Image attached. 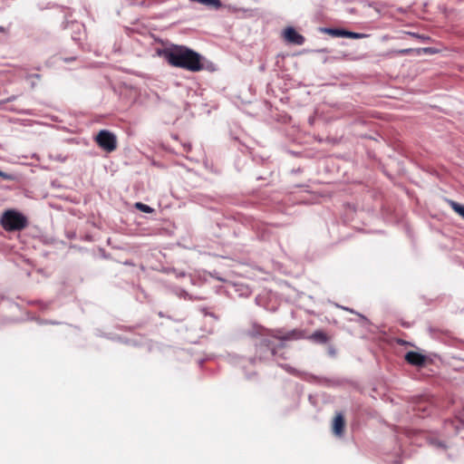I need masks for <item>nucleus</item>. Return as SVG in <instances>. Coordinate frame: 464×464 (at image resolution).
Listing matches in <instances>:
<instances>
[{
  "mask_svg": "<svg viewBox=\"0 0 464 464\" xmlns=\"http://www.w3.org/2000/svg\"><path fill=\"white\" fill-rule=\"evenodd\" d=\"M333 433L337 437H342L345 430V420L343 413H336L332 425Z\"/></svg>",
  "mask_w": 464,
  "mask_h": 464,
  "instance_id": "nucleus-8",
  "label": "nucleus"
},
{
  "mask_svg": "<svg viewBox=\"0 0 464 464\" xmlns=\"http://www.w3.org/2000/svg\"><path fill=\"white\" fill-rule=\"evenodd\" d=\"M276 333L274 331L273 333H270L267 329L260 326V325H254L251 330L247 332V334L250 337L256 338V337H262L260 340V346H266L270 347L272 344L271 341L267 338V336H273V334Z\"/></svg>",
  "mask_w": 464,
  "mask_h": 464,
  "instance_id": "nucleus-4",
  "label": "nucleus"
},
{
  "mask_svg": "<svg viewBox=\"0 0 464 464\" xmlns=\"http://www.w3.org/2000/svg\"><path fill=\"white\" fill-rule=\"evenodd\" d=\"M398 343H399V344H407L408 343H407V342H405V341H403V340H399V341H398Z\"/></svg>",
  "mask_w": 464,
  "mask_h": 464,
  "instance_id": "nucleus-15",
  "label": "nucleus"
},
{
  "mask_svg": "<svg viewBox=\"0 0 464 464\" xmlns=\"http://www.w3.org/2000/svg\"><path fill=\"white\" fill-rule=\"evenodd\" d=\"M0 225L7 232L21 231L28 226V220L17 210L7 209L0 218Z\"/></svg>",
  "mask_w": 464,
  "mask_h": 464,
  "instance_id": "nucleus-2",
  "label": "nucleus"
},
{
  "mask_svg": "<svg viewBox=\"0 0 464 464\" xmlns=\"http://www.w3.org/2000/svg\"><path fill=\"white\" fill-rule=\"evenodd\" d=\"M0 174H4L2 171H0Z\"/></svg>",
  "mask_w": 464,
  "mask_h": 464,
  "instance_id": "nucleus-17",
  "label": "nucleus"
},
{
  "mask_svg": "<svg viewBox=\"0 0 464 464\" xmlns=\"http://www.w3.org/2000/svg\"><path fill=\"white\" fill-rule=\"evenodd\" d=\"M405 361L416 367H424L427 363L428 357L417 352L410 351L404 356Z\"/></svg>",
  "mask_w": 464,
  "mask_h": 464,
  "instance_id": "nucleus-6",
  "label": "nucleus"
},
{
  "mask_svg": "<svg viewBox=\"0 0 464 464\" xmlns=\"http://www.w3.org/2000/svg\"><path fill=\"white\" fill-rule=\"evenodd\" d=\"M306 338L318 343H326L329 341L328 335L323 331H315Z\"/></svg>",
  "mask_w": 464,
  "mask_h": 464,
  "instance_id": "nucleus-10",
  "label": "nucleus"
},
{
  "mask_svg": "<svg viewBox=\"0 0 464 464\" xmlns=\"http://www.w3.org/2000/svg\"><path fill=\"white\" fill-rule=\"evenodd\" d=\"M273 337L281 341L299 340L306 338L304 331L300 329H294L285 334H283L281 330H276Z\"/></svg>",
  "mask_w": 464,
  "mask_h": 464,
  "instance_id": "nucleus-5",
  "label": "nucleus"
},
{
  "mask_svg": "<svg viewBox=\"0 0 464 464\" xmlns=\"http://www.w3.org/2000/svg\"><path fill=\"white\" fill-rule=\"evenodd\" d=\"M268 349H270L271 354L273 356H275L276 354V346H272V344H271L270 347H268Z\"/></svg>",
  "mask_w": 464,
  "mask_h": 464,
  "instance_id": "nucleus-14",
  "label": "nucleus"
},
{
  "mask_svg": "<svg viewBox=\"0 0 464 464\" xmlns=\"http://www.w3.org/2000/svg\"><path fill=\"white\" fill-rule=\"evenodd\" d=\"M325 32L328 33L330 35L334 37H346V38H353V39H362L364 38L366 35L363 34L350 32L346 30L342 29H325Z\"/></svg>",
  "mask_w": 464,
  "mask_h": 464,
  "instance_id": "nucleus-7",
  "label": "nucleus"
},
{
  "mask_svg": "<svg viewBox=\"0 0 464 464\" xmlns=\"http://www.w3.org/2000/svg\"><path fill=\"white\" fill-rule=\"evenodd\" d=\"M96 142L104 150L111 152L113 151L117 147L116 136L109 130H101L96 138Z\"/></svg>",
  "mask_w": 464,
  "mask_h": 464,
  "instance_id": "nucleus-3",
  "label": "nucleus"
},
{
  "mask_svg": "<svg viewBox=\"0 0 464 464\" xmlns=\"http://www.w3.org/2000/svg\"><path fill=\"white\" fill-rule=\"evenodd\" d=\"M450 206L454 211L460 215L464 218V206L455 201H450Z\"/></svg>",
  "mask_w": 464,
  "mask_h": 464,
  "instance_id": "nucleus-12",
  "label": "nucleus"
},
{
  "mask_svg": "<svg viewBox=\"0 0 464 464\" xmlns=\"http://www.w3.org/2000/svg\"><path fill=\"white\" fill-rule=\"evenodd\" d=\"M411 52V49H403V50L394 51L393 53H397V54H406Z\"/></svg>",
  "mask_w": 464,
  "mask_h": 464,
  "instance_id": "nucleus-13",
  "label": "nucleus"
},
{
  "mask_svg": "<svg viewBox=\"0 0 464 464\" xmlns=\"http://www.w3.org/2000/svg\"><path fill=\"white\" fill-rule=\"evenodd\" d=\"M135 208L144 213L150 214V213L154 212V209L152 208H150V206L143 204L141 202L135 203Z\"/></svg>",
  "mask_w": 464,
  "mask_h": 464,
  "instance_id": "nucleus-11",
  "label": "nucleus"
},
{
  "mask_svg": "<svg viewBox=\"0 0 464 464\" xmlns=\"http://www.w3.org/2000/svg\"><path fill=\"white\" fill-rule=\"evenodd\" d=\"M285 38L287 42L297 45H302L304 43V37L298 34L294 28L288 27L285 30Z\"/></svg>",
  "mask_w": 464,
  "mask_h": 464,
  "instance_id": "nucleus-9",
  "label": "nucleus"
},
{
  "mask_svg": "<svg viewBox=\"0 0 464 464\" xmlns=\"http://www.w3.org/2000/svg\"><path fill=\"white\" fill-rule=\"evenodd\" d=\"M160 55L173 67L189 72H199L203 69L201 55L184 45L168 46L160 52Z\"/></svg>",
  "mask_w": 464,
  "mask_h": 464,
  "instance_id": "nucleus-1",
  "label": "nucleus"
},
{
  "mask_svg": "<svg viewBox=\"0 0 464 464\" xmlns=\"http://www.w3.org/2000/svg\"><path fill=\"white\" fill-rule=\"evenodd\" d=\"M4 179H11L14 176H7V175H5V176H2Z\"/></svg>",
  "mask_w": 464,
  "mask_h": 464,
  "instance_id": "nucleus-16",
  "label": "nucleus"
}]
</instances>
